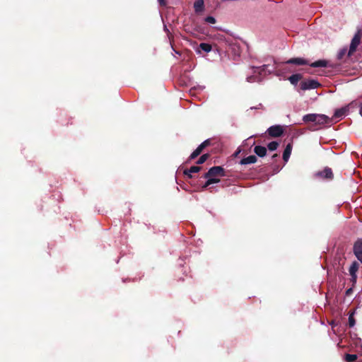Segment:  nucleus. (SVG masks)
I'll return each instance as SVG.
<instances>
[{
    "instance_id": "nucleus-20",
    "label": "nucleus",
    "mask_w": 362,
    "mask_h": 362,
    "mask_svg": "<svg viewBox=\"0 0 362 362\" xmlns=\"http://www.w3.org/2000/svg\"><path fill=\"white\" fill-rule=\"evenodd\" d=\"M358 269V264L356 262H354L350 268H349V273L351 276H353V274H356V272Z\"/></svg>"
},
{
    "instance_id": "nucleus-13",
    "label": "nucleus",
    "mask_w": 362,
    "mask_h": 362,
    "mask_svg": "<svg viewBox=\"0 0 362 362\" xmlns=\"http://www.w3.org/2000/svg\"><path fill=\"white\" fill-rule=\"evenodd\" d=\"M317 114H308L303 117V121L305 123L313 122L316 124Z\"/></svg>"
},
{
    "instance_id": "nucleus-23",
    "label": "nucleus",
    "mask_w": 362,
    "mask_h": 362,
    "mask_svg": "<svg viewBox=\"0 0 362 362\" xmlns=\"http://www.w3.org/2000/svg\"><path fill=\"white\" fill-rule=\"evenodd\" d=\"M279 145V144L277 141H272L269 143L267 147L269 151H275L278 148Z\"/></svg>"
},
{
    "instance_id": "nucleus-19",
    "label": "nucleus",
    "mask_w": 362,
    "mask_h": 362,
    "mask_svg": "<svg viewBox=\"0 0 362 362\" xmlns=\"http://www.w3.org/2000/svg\"><path fill=\"white\" fill-rule=\"evenodd\" d=\"M354 314H355V310H350L349 312V327H352L355 325L356 324V320H355V318H354Z\"/></svg>"
},
{
    "instance_id": "nucleus-17",
    "label": "nucleus",
    "mask_w": 362,
    "mask_h": 362,
    "mask_svg": "<svg viewBox=\"0 0 362 362\" xmlns=\"http://www.w3.org/2000/svg\"><path fill=\"white\" fill-rule=\"evenodd\" d=\"M301 78H302V75L301 74H295L291 75L288 78V80H289V81L291 82V84L297 85L298 82L300 80H301Z\"/></svg>"
},
{
    "instance_id": "nucleus-7",
    "label": "nucleus",
    "mask_w": 362,
    "mask_h": 362,
    "mask_svg": "<svg viewBox=\"0 0 362 362\" xmlns=\"http://www.w3.org/2000/svg\"><path fill=\"white\" fill-rule=\"evenodd\" d=\"M315 176L322 179L332 180L334 175L332 169L326 167L324 170L317 172Z\"/></svg>"
},
{
    "instance_id": "nucleus-25",
    "label": "nucleus",
    "mask_w": 362,
    "mask_h": 362,
    "mask_svg": "<svg viewBox=\"0 0 362 362\" xmlns=\"http://www.w3.org/2000/svg\"><path fill=\"white\" fill-rule=\"evenodd\" d=\"M208 180L206 181V182L204 183V185L202 186V189H206L209 185H211V180L210 178H207Z\"/></svg>"
},
{
    "instance_id": "nucleus-22",
    "label": "nucleus",
    "mask_w": 362,
    "mask_h": 362,
    "mask_svg": "<svg viewBox=\"0 0 362 362\" xmlns=\"http://www.w3.org/2000/svg\"><path fill=\"white\" fill-rule=\"evenodd\" d=\"M209 153H205V154H203L202 156H201L199 157V158L197 160V165H201V164H203L209 158Z\"/></svg>"
},
{
    "instance_id": "nucleus-9",
    "label": "nucleus",
    "mask_w": 362,
    "mask_h": 362,
    "mask_svg": "<svg viewBox=\"0 0 362 362\" xmlns=\"http://www.w3.org/2000/svg\"><path fill=\"white\" fill-rule=\"evenodd\" d=\"M317 125L332 124V119L325 115L317 114Z\"/></svg>"
},
{
    "instance_id": "nucleus-4",
    "label": "nucleus",
    "mask_w": 362,
    "mask_h": 362,
    "mask_svg": "<svg viewBox=\"0 0 362 362\" xmlns=\"http://www.w3.org/2000/svg\"><path fill=\"white\" fill-rule=\"evenodd\" d=\"M226 170L221 166H214L209 168L207 173H206L203 177L207 178L211 177H224L226 176Z\"/></svg>"
},
{
    "instance_id": "nucleus-24",
    "label": "nucleus",
    "mask_w": 362,
    "mask_h": 362,
    "mask_svg": "<svg viewBox=\"0 0 362 362\" xmlns=\"http://www.w3.org/2000/svg\"><path fill=\"white\" fill-rule=\"evenodd\" d=\"M205 21L206 23H211V24H214L216 23V19L213 16H207L206 18H205Z\"/></svg>"
},
{
    "instance_id": "nucleus-27",
    "label": "nucleus",
    "mask_w": 362,
    "mask_h": 362,
    "mask_svg": "<svg viewBox=\"0 0 362 362\" xmlns=\"http://www.w3.org/2000/svg\"><path fill=\"white\" fill-rule=\"evenodd\" d=\"M209 178L211 180V185L212 184H215V183H218V182H220V179L217 178L216 177H211Z\"/></svg>"
},
{
    "instance_id": "nucleus-2",
    "label": "nucleus",
    "mask_w": 362,
    "mask_h": 362,
    "mask_svg": "<svg viewBox=\"0 0 362 362\" xmlns=\"http://www.w3.org/2000/svg\"><path fill=\"white\" fill-rule=\"evenodd\" d=\"M355 107L358 108V112L362 115V103L361 101H353L347 106L335 110L333 116L330 117L332 119V124L341 120L347 114L350 108H354Z\"/></svg>"
},
{
    "instance_id": "nucleus-33",
    "label": "nucleus",
    "mask_w": 362,
    "mask_h": 362,
    "mask_svg": "<svg viewBox=\"0 0 362 362\" xmlns=\"http://www.w3.org/2000/svg\"><path fill=\"white\" fill-rule=\"evenodd\" d=\"M252 78H253V77H252V76H250V77H247V81H248V82H252V81H252Z\"/></svg>"
},
{
    "instance_id": "nucleus-12",
    "label": "nucleus",
    "mask_w": 362,
    "mask_h": 362,
    "mask_svg": "<svg viewBox=\"0 0 362 362\" xmlns=\"http://www.w3.org/2000/svg\"><path fill=\"white\" fill-rule=\"evenodd\" d=\"M257 157L254 155L249 156L246 158H244L240 160V164L241 165H247V164H252L257 162Z\"/></svg>"
},
{
    "instance_id": "nucleus-21",
    "label": "nucleus",
    "mask_w": 362,
    "mask_h": 362,
    "mask_svg": "<svg viewBox=\"0 0 362 362\" xmlns=\"http://www.w3.org/2000/svg\"><path fill=\"white\" fill-rule=\"evenodd\" d=\"M357 358V356L356 354H346L344 356V359L346 362H353L356 361Z\"/></svg>"
},
{
    "instance_id": "nucleus-15",
    "label": "nucleus",
    "mask_w": 362,
    "mask_h": 362,
    "mask_svg": "<svg viewBox=\"0 0 362 362\" xmlns=\"http://www.w3.org/2000/svg\"><path fill=\"white\" fill-rule=\"evenodd\" d=\"M205 148L202 145V144L191 153V155L189 157V160H193L196 158L198 156H199L203 150Z\"/></svg>"
},
{
    "instance_id": "nucleus-3",
    "label": "nucleus",
    "mask_w": 362,
    "mask_h": 362,
    "mask_svg": "<svg viewBox=\"0 0 362 362\" xmlns=\"http://www.w3.org/2000/svg\"><path fill=\"white\" fill-rule=\"evenodd\" d=\"M287 64H294L297 66L308 65L309 62L307 59L300 57L291 58L283 64V66ZM311 67H327L328 62L325 59H320L310 64Z\"/></svg>"
},
{
    "instance_id": "nucleus-26",
    "label": "nucleus",
    "mask_w": 362,
    "mask_h": 362,
    "mask_svg": "<svg viewBox=\"0 0 362 362\" xmlns=\"http://www.w3.org/2000/svg\"><path fill=\"white\" fill-rule=\"evenodd\" d=\"M268 67V65H263L261 67H259V69H260V71H259V74H262L264 72V74H266V69H267Z\"/></svg>"
},
{
    "instance_id": "nucleus-18",
    "label": "nucleus",
    "mask_w": 362,
    "mask_h": 362,
    "mask_svg": "<svg viewBox=\"0 0 362 362\" xmlns=\"http://www.w3.org/2000/svg\"><path fill=\"white\" fill-rule=\"evenodd\" d=\"M194 8L195 12H201L204 9V0H196L194 4Z\"/></svg>"
},
{
    "instance_id": "nucleus-5",
    "label": "nucleus",
    "mask_w": 362,
    "mask_h": 362,
    "mask_svg": "<svg viewBox=\"0 0 362 362\" xmlns=\"http://www.w3.org/2000/svg\"><path fill=\"white\" fill-rule=\"evenodd\" d=\"M320 86V83L314 79H308L303 81L300 83V88L303 90L309 89H315Z\"/></svg>"
},
{
    "instance_id": "nucleus-1",
    "label": "nucleus",
    "mask_w": 362,
    "mask_h": 362,
    "mask_svg": "<svg viewBox=\"0 0 362 362\" xmlns=\"http://www.w3.org/2000/svg\"><path fill=\"white\" fill-rule=\"evenodd\" d=\"M361 33L362 30L361 29H358L357 33L355 34L354 37H353L350 47L349 51L347 52V48L344 47L341 49L337 54V59L341 60L344 58V57L347 54L348 57H351V55L356 52L357 47L359 45L361 42Z\"/></svg>"
},
{
    "instance_id": "nucleus-31",
    "label": "nucleus",
    "mask_w": 362,
    "mask_h": 362,
    "mask_svg": "<svg viewBox=\"0 0 362 362\" xmlns=\"http://www.w3.org/2000/svg\"><path fill=\"white\" fill-rule=\"evenodd\" d=\"M352 291H353V290H352V288H350L347 289V290L346 291V295L347 296H350V295L351 294V293H352Z\"/></svg>"
},
{
    "instance_id": "nucleus-6",
    "label": "nucleus",
    "mask_w": 362,
    "mask_h": 362,
    "mask_svg": "<svg viewBox=\"0 0 362 362\" xmlns=\"http://www.w3.org/2000/svg\"><path fill=\"white\" fill-rule=\"evenodd\" d=\"M267 132L271 137H279L283 134L284 129L281 125H273L267 129Z\"/></svg>"
},
{
    "instance_id": "nucleus-11",
    "label": "nucleus",
    "mask_w": 362,
    "mask_h": 362,
    "mask_svg": "<svg viewBox=\"0 0 362 362\" xmlns=\"http://www.w3.org/2000/svg\"><path fill=\"white\" fill-rule=\"evenodd\" d=\"M292 148H293L292 143H288L286 145V146L284 151V153H283V159L285 162L288 161V160L291 156V153Z\"/></svg>"
},
{
    "instance_id": "nucleus-10",
    "label": "nucleus",
    "mask_w": 362,
    "mask_h": 362,
    "mask_svg": "<svg viewBox=\"0 0 362 362\" xmlns=\"http://www.w3.org/2000/svg\"><path fill=\"white\" fill-rule=\"evenodd\" d=\"M201 169H202L201 167L197 166V165H194V166H192L189 169H185L184 170V174H185V175L187 176V177L192 178V173H198V172H199L201 170Z\"/></svg>"
},
{
    "instance_id": "nucleus-14",
    "label": "nucleus",
    "mask_w": 362,
    "mask_h": 362,
    "mask_svg": "<svg viewBox=\"0 0 362 362\" xmlns=\"http://www.w3.org/2000/svg\"><path fill=\"white\" fill-rule=\"evenodd\" d=\"M254 152L259 157H264L267 154V148L262 146H256L254 148Z\"/></svg>"
},
{
    "instance_id": "nucleus-30",
    "label": "nucleus",
    "mask_w": 362,
    "mask_h": 362,
    "mask_svg": "<svg viewBox=\"0 0 362 362\" xmlns=\"http://www.w3.org/2000/svg\"><path fill=\"white\" fill-rule=\"evenodd\" d=\"M282 69L285 70V71H289V72H291V71H294V70L290 69L288 66H284V67H282Z\"/></svg>"
},
{
    "instance_id": "nucleus-8",
    "label": "nucleus",
    "mask_w": 362,
    "mask_h": 362,
    "mask_svg": "<svg viewBox=\"0 0 362 362\" xmlns=\"http://www.w3.org/2000/svg\"><path fill=\"white\" fill-rule=\"evenodd\" d=\"M354 252L357 259L362 262V240L358 239L354 244Z\"/></svg>"
},
{
    "instance_id": "nucleus-28",
    "label": "nucleus",
    "mask_w": 362,
    "mask_h": 362,
    "mask_svg": "<svg viewBox=\"0 0 362 362\" xmlns=\"http://www.w3.org/2000/svg\"><path fill=\"white\" fill-rule=\"evenodd\" d=\"M202 145L204 148H206V147H207V146H210V145H211V140H210V139H206V140H205L204 142H202Z\"/></svg>"
},
{
    "instance_id": "nucleus-34",
    "label": "nucleus",
    "mask_w": 362,
    "mask_h": 362,
    "mask_svg": "<svg viewBox=\"0 0 362 362\" xmlns=\"http://www.w3.org/2000/svg\"><path fill=\"white\" fill-rule=\"evenodd\" d=\"M278 156V154L275 153L272 156V158H276Z\"/></svg>"
},
{
    "instance_id": "nucleus-16",
    "label": "nucleus",
    "mask_w": 362,
    "mask_h": 362,
    "mask_svg": "<svg viewBox=\"0 0 362 362\" xmlns=\"http://www.w3.org/2000/svg\"><path fill=\"white\" fill-rule=\"evenodd\" d=\"M212 49V47L209 43L202 42L200 43L199 47L197 48V52L201 53V51H204V52H209Z\"/></svg>"
},
{
    "instance_id": "nucleus-32",
    "label": "nucleus",
    "mask_w": 362,
    "mask_h": 362,
    "mask_svg": "<svg viewBox=\"0 0 362 362\" xmlns=\"http://www.w3.org/2000/svg\"><path fill=\"white\" fill-rule=\"evenodd\" d=\"M159 1V4L161 5V6H165L166 5V1L165 0H158Z\"/></svg>"
},
{
    "instance_id": "nucleus-29",
    "label": "nucleus",
    "mask_w": 362,
    "mask_h": 362,
    "mask_svg": "<svg viewBox=\"0 0 362 362\" xmlns=\"http://www.w3.org/2000/svg\"><path fill=\"white\" fill-rule=\"evenodd\" d=\"M357 276L356 274H353V276H351V281L352 282L353 285L356 283Z\"/></svg>"
}]
</instances>
